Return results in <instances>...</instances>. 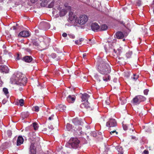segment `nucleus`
I'll return each mask as SVG.
<instances>
[{
  "instance_id": "nucleus-1",
  "label": "nucleus",
  "mask_w": 154,
  "mask_h": 154,
  "mask_svg": "<svg viewBox=\"0 0 154 154\" xmlns=\"http://www.w3.org/2000/svg\"><path fill=\"white\" fill-rule=\"evenodd\" d=\"M98 62L99 63L98 71L101 74L107 76V77H103V79L104 81H108L110 80V75H108L111 72L109 65L101 59H99Z\"/></svg>"
},
{
  "instance_id": "nucleus-2",
  "label": "nucleus",
  "mask_w": 154,
  "mask_h": 154,
  "mask_svg": "<svg viewBox=\"0 0 154 154\" xmlns=\"http://www.w3.org/2000/svg\"><path fill=\"white\" fill-rule=\"evenodd\" d=\"M14 82L17 85L24 86L27 82V79L23 75L19 73L16 75Z\"/></svg>"
},
{
  "instance_id": "nucleus-3",
  "label": "nucleus",
  "mask_w": 154,
  "mask_h": 154,
  "mask_svg": "<svg viewBox=\"0 0 154 154\" xmlns=\"http://www.w3.org/2000/svg\"><path fill=\"white\" fill-rule=\"evenodd\" d=\"M146 98L144 96L138 95L136 96L133 98L131 101V103L134 105H137L139 104L141 102L145 101Z\"/></svg>"
},
{
  "instance_id": "nucleus-4",
  "label": "nucleus",
  "mask_w": 154,
  "mask_h": 154,
  "mask_svg": "<svg viewBox=\"0 0 154 154\" xmlns=\"http://www.w3.org/2000/svg\"><path fill=\"white\" fill-rule=\"evenodd\" d=\"M80 143V141L76 138H71L69 140V144L74 148L79 147Z\"/></svg>"
},
{
  "instance_id": "nucleus-5",
  "label": "nucleus",
  "mask_w": 154,
  "mask_h": 154,
  "mask_svg": "<svg viewBox=\"0 0 154 154\" xmlns=\"http://www.w3.org/2000/svg\"><path fill=\"white\" fill-rule=\"evenodd\" d=\"M80 107L81 108L86 109L87 111L90 112H91L94 109L93 106L90 105V104L87 102L81 104L80 105Z\"/></svg>"
},
{
  "instance_id": "nucleus-6",
  "label": "nucleus",
  "mask_w": 154,
  "mask_h": 154,
  "mask_svg": "<svg viewBox=\"0 0 154 154\" xmlns=\"http://www.w3.org/2000/svg\"><path fill=\"white\" fill-rule=\"evenodd\" d=\"M48 120L54 125H59V122L57 117L54 115H52L48 118Z\"/></svg>"
},
{
  "instance_id": "nucleus-7",
  "label": "nucleus",
  "mask_w": 154,
  "mask_h": 154,
  "mask_svg": "<svg viewBox=\"0 0 154 154\" xmlns=\"http://www.w3.org/2000/svg\"><path fill=\"white\" fill-rule=\"evenodd\" d=\"M88 20V17L85 15H82L80 16L78 20V23L81 25L85 23Z\"/></svg>"
},
{
  "instance_id": "nucleus-8",
  "label": "nucleus",
  "mask_w": 154,
  "mask_h": 154,
  "mask_svg": "<svg viewBox=\"0 0 154 154\" xmlns=\"http://www.w3.org/2000/svg\"><path fill=\"white\" fill-rule=\"evenodd\" d=\"M72 121L73 124L75 125H81L85 124L86 123L84 120L79 119L78 118L73 119Z\"/></svg>"
},
{
  "instance_id": "nucleus-9",
  "label": "nucleus",
  "mask_w": 154,
  "mask_h": 154,
  "mask_svg": "<svg viewBox=\"0 0 154 154\" xmlns=\"http://www.w3.org/2000/svg\"><path fill=\"white\" fill-rule=\"evenodd\" d=\"M9 72L8 67L5 65H1L0 66V72L4 73H7Z\"/></svg>"
},
{
  "instance_id": "nucleus-10",
  "label": "nucleus",
  "mask_w": 154,
  "mask_h": 154,
  "mask_svg": "<svg viewBox=\"0 0 154 154\" xmlns=\"http://www.w3.org/2000/svg\"><path fill=\"white\" fill-rule=\"evenodd\" d=\"M30 34L27 31H23L19 33L18 36L21 37H26L29 36Z\"/></svg>"
},
{
  "instance_id": "nucleus-11",
  "label": "nucleus",
  "mask_w": 154,
  "mask_h": 154,
  "mask_svg": "<svg viewBox=\"0 0 154 154\" xmlns=\"http://www.w3.org/2000/svg\"><path fill=\"white\" fill-rule=\"evenodd\" d=\"M75 99V97L73 95H69L67 97V100L69 103H73Z\"/></svg>"
},
{
  "instance_id": "nucleus-12",
  "label": "nucleus",
  "mask_w": 154,
  "mask_h": 154,
  "mask_svg": "<svg viewBox=\"0 0 154 154\" xmlns=\"http://www.w3.org/2000/svg\"><path fill=\"white\" fill-rule=\"evenodd\" d=\"M34 145V143H32L30 146L29 148L30 154H36V148Z\"/></svg>"
},
{
  "instance_id": "nucleus-13",
  "label": "nucleus",
  "mask_w": 154,
  "mask_h": 154,
  "mask_svg": "<svg viewBox=\"0 0 154 154\" xmlns=\"http://www.w3.org/2000/svg\"><path fill=\"white\" fill-rule=\"evenodd\" d=\"M22 60L26 62L29 63L32 61V58L31 56H25L22 59Z\"/></svg>"
},
{
  "instance_id": "nucleus-14",
  "label": "nucleus",
  "mask_w": 154,
  "mask_h": 154,
  "mask_svg": "<svg viewBox=\"0 0 154 154\" xmlns=\"http://www.w3.org/2000/svg\"><path fill=\"white\" fill-rule=\"evenodd\" d=\"M100 28L98 24L96 23H93L91 25V29L94 31H97Z\"/></svg>"
},
{
  "instance_id": "nucleus-15",
  "label": "nucleus",
  "mask_w": 154,
  "mask_h": 154,
  "mask_svg": "<svg viewBox=\"0 0 154 154\" xmlns=\"http://www.w3.org/2000/svg\"><path fill=\"white\" fill-rule=\"evenodd\" d=\"M117 123L116 120L113 119H110L106 123V125H116Z\"/></svg>"
},
{
  "instance_id": "nucleus-16",
  "label": "nucleus",
  "mask_w": 154,
  "mask_h": 154,
  "mask_svg": "<svg viewBox=\"0 0 154 154\" xmlns=\"http://www.w3.org/2000/svg\"><path fill=\"white\" fill-rule=\"evenodd\" d=\"M89 97V96L87 93L82 94V96L81 97L82 101H86V102H88V100Z\"/></svg>"
},
{
  "instance_id": "nucleus-17",
  "label": "nucleus",
  "mask_w": 154,
  "mask_h": 154,
  "mask_svg": "<svg viewBox=\"0 0 154 154\" xmlns=\"http://www.w3.org/2000/svg\"><path fill=\"white\" fill-rule=\"evenodd\" d=\"M24 140L22 136H19L18 137L17 145V146L20 145L22 144L23 143Z\"/></svg>"
},
{
  "instance_id": "nucleus-18",
  "label": "nucleus",
  "mask_w": 154,
  "mask_h": 154,
  "mask_svg": "<svg viewBox=\"0 0 154 154\" xmlns=\"http://www.w3.org/2000/svg\"><path fill=\"white\" fill-rule=\"evenodd\" d=\"M116 38L119 39H122L124 36V35L123 33L120 31H118L116 32Z\"/></svg>"
},
{
  "instance_id": "nucleus-19",
  "label": "nucleus",
  "mask_w": 154,
  "mask_h": 154,
  "mask_svg": "<svg viewBox=\"0 0 154 154\" xmlns=\"http://www.w3.org/2000/svg\"><path fill=\"white\" fill-rule=\"evenodd\" d=\"M32 43L33 45L37 47L38 48L40 46V42L38 39H33L32 41Z\"/></svg>"
},
{
  "instance_id": "nucleus-20",
  "label": "nucleus",
  "mask_w": 154,
  "mask_h": 154,
  "mask_svg": "<svg viewBox=\"0 0 154 154\" xmlns=\"http://www.w3.org/2000/svg\"><path fill=\"white\" fill-rule=\"evenodd\" d=\"M69 19L71 21H72L75 18V15L72 11L69 12Z\"/></svg>"
},
{
  "instance_id": "nucleus-21",
  "label": "nucleus",
  "mask_w": 154,
  "mask_h": 154,
  "mask_svg": "<svg viewBox=\"0 0 154 154\" xmlns=\"http://www.w3.org/2000/svg\"><path fill=\"white\" fill-rule=\"evenodd\" d=\"M57 108L60 111H64L66 108V106L62 104L59 105L57 107Z\"/></svg>"
},
{
  "instance_id": "nucleus-22",
  "label": "nucleus",
  "mask_w": 154,
  "mask_h": 154,
  "mask_svg": "<svg viewBox=\"0 0 154 154\" xmlns=\"http://www.w3.org/2000/svg\"><path fill=\"white\" fill-rule=\"evenodd\" d=\"M41 1V5L42 7H45L48 3L47 0H40Z\"/></svg>"
},
{
  "instance_id": "nucleus-23",
  "label": "nucleus",
  "mask_w": 154,
  "mask_h": 154,
  "mask_svg": "<svg viewBox=\"0 0 154 154\" xmlns=\"http://www.w3.org/2000/svg\"><path fill=\"white\" fill-rule=\"evenodd\" d=\"M21 115L22 119L23 120L25 118L27 117L29 115V114L28 112H22L21 114Z\"/></svg>"
},
{
  "instance_id": "nucleus-24",
  "label": "nucleus",
  "mask_w": 154,
  "mask_h": 154,
  "mask_svg": "<svg viewBox=\"0 0 154 154\" xmlns=\"http://www.w3.org/2000/svg\"><path fill=\"white\" fill-rule=\"evenodd\" d=\"M117 149L119 152V154H123V152L122 146H119L117 147Z\"/></svg>"
},
{
  "instance_id": "nucleus-25",
  "label": "nucleus",
  "mask_w": 154,
  "mask_h": 154,
  "mask_svg": "<svg viewBox=\"0 0 154 154\" xmlns=\"http://www.w3.org/2000/svg\"><path fill=\"white\" fill-rule=\"evenodd\" d=\"M108 28V26L106 24H103L101 26L100 30L104 31L106 30Z\"/></svg>"
},
{
  "instance_id": "nucleus-26",
  "label": "nucleus",
  "mask_w": 154,
  "mask_h": 154,
  "mask_svg": "<svg viewBox=\"0 0 154 154\" xmlns=\"http://www.w3.org/2000/svg\"><path fill=\"white\" fill-rule=\"evenodd\" d=\"M67 13L65 9H63L60 12V16H63Z\"/></svg>"
},
{
  "instance_id": "nucleus-27",
  "label": "nucleus",
  "mask_w": 154,
  "mask_h": 154,
  "mask_svg": "<svg viewBox=\"0 0 154 154\" xmlns=\"http://www.w3.org/2000/svg\"><path fill=\"white\" fill-rule=\"evenodd\" d=\"M84 39L82 38H81L79 40H77L75 41V44L78 45L81 44V42L83 41Z\"/></svg>"
},
{
  "instance_id": "nucleus-28",
  "label": "nucleus",
  "mask_w": 154,
  "mask_h": 154,
  "mask_svg": "<svg viewBox=\"0 0 154 154\" xmlns=\"http://www.w3.org/2000/svg\"><path fill=\"white\" fill-rule=\"evenodd\" d=\"M50 39L48 38H46L44 39V42L45 43L46 45H48L50 42Z\"/></svg>"
},
{
  "instance_id": "nucleus-29",
  "label": "nucleus",
  "mask_w": 154,
  "mask_h": 154,
  "mask_svg": "<svg viewBox=\"0 0 154 154\" xmlns=\"http://www.w3.org/2000/svg\"><path fill=\"white\" fill-rule=\"evenodd\" d=\"M17 103V105L20 104V106H23L24 104V100L22 99H20L19 100Z\"/></svg>"
},
{
  "instance_id": "nucleus-30",
  "label": "nucleus",
  "mask_w": 154,
  "mask_h": 154,
  "mask_svg": "<svg viewBox=\"0 0 154 154\" xmlns=\"http://www.w3.org/2000/svg\"><path fill=\"white\" fill-rule=\"evenodd\" d=\"M94 77L97 81L100 82V76L98 74H96L94 75Z\"/></svg>"
},
{
  "instance_id": "nucleus-31",
  "label": "nucleus",
  "mask_w": 154,
  "mask_h": 154,
  "mask_svg": "<svg viewBox=\"0 0 154 154\" xmlns=\"http://www.w3.org/2000/svg\"><path fill=\"white\" fill-rule=\"evenodd\" d=\"M66 129L68 131H72V129L73 128H74V126H73V127H72V126H66Z\"/></svg>"
},
{
  "instance_id": "nucleus-32",
  "label": "nucleus",
  "mask_w": 154,
  "mask_h": 154,
  "mask_svg": "<svg viewBox=\"0 0 154 154\" xmlns=\"http://www.w3.org/2000/svg\"><path fill=\"white\" fill-rule=\"evenodd\" d=\"M132 54V52L131 51H129L126 53V56L128 58H129L131 57Z\"/></svg>"
},
{
  "instance_id": "nucleus-33",
  "label": "nucleus",
  "mask_w": 154,
  "mask_h": 154,
  "mask_svg": "<svg viewBox=\"0 0 154 154\" xmlns=\"http://www.w3.org/2000/svg\"><path fill=\"white\" fill-rule=\"evenodd\" d=\"M16 60H19L22 58V55L20 54L17 53V54Z\"/></svg>"
},
{
  "instance_id": "nucleus-34",
  "label": "nucleus",
  "mask_w": 154,
  "mask_h": 154,
  "mask_svg": "<svg viewBox=\"0 0 154 154\" xmlns=\"http://www.w3.org/2000/svg\"><path fill=\"white\" fill-rule=\"evenodd\" d=\"M54 1H52L48 5V7L49 8H52L54 5Z\"/></svg>"
},
{
  "instance_id": "nucleus-35",
  "label": "nucleus",
  "mask_w": 154,
  "mask_h": 154,
  "mask_svg": "<svg viewBox=\"0 0 154 154\" xmlns=\"http://www.w3.org/2000/svg\"><path fill=\"white\" fill-rule=\"evenodd\" d=\"M3 91L5 94L7 95V94L8 93V89L7 88H3Z\"/></svg>"
},
{
  "instance_id": "nucleus-36",
  "label": "nucleus",
  "mask_w": 154,
  "mask_h": 154,
  "mask_svg": "<svg viewBox=\"0 0 154 154\" xmlns=\"http://www.w3.org/2000/svg\"><path fill=\"white\" fill-rule=\"evenodd\" d=\"M138 75H136V74H133V77H132V79L134 81H136L138 78Z\"/></svg>"
},
{
  "instance_id": "nucleus-37",
  "label": "nucleus",
  "mask_w": 154,
  "mask_h": 154,
  "mask_svg": "<svg viewBox=\"0 0 154 154\" xmlns=\"http://www.w3.org/2000/svg\"><path fill=\"white\" fill-rule=\"evenodd\" d=\"M141 0H137L136 1V5H137L140 6L141 5Z\"/></svg>"
},
{
  "instance_id": "nucleus-38",
  "label": "nucleus",
  "mask_w": 154,
  "mask_h": 154,
  "mask_svg": "<svg viewBox=\"0 0 154 154\" xmlns=\"http://www.w3.org/2000/svg\"><path fill=\"white\" fill-rule=\"evenodd\" d=\"M149 90L148 89H146L144 90L143 93L144 95H148Z\"/></svg>"
},
{
  "instance_id": "nucleus-39",
  "label": "nucleus",
  "mask_w": 154,
  "mask_h": 154,
  "mask_svg": "<svg viewBox=\"0 0 154 154\" xmlns=\"http://www.w3.org/2000/svg\"><path fill=\"white\" fill-rule=\"evenodd\" d=\"M35 111L36 112H38L39 111V107L38 106H35L34 107Z\"/></svg>"
},
{
  "instance_id": "nucleus-40",
  "label": "nucleus",
  "mask_w": 154,
  "mask_h": 154,
  "mask_svg": "<svg viewBox=\"0 0 154 154\" xmlns=\"http://www.w3.org/2000/svg\"><path fill=\"white\" fill-rule=\"evenodd\" d=\"M16 26H14L11 27V28H13V29L14 30H16L19 28L17 27L18 26V24L16 23Z\"/></svg>"
},
{
  "instance_id": "nucleus-41",
  "label": "nucleus",
  "mask_w": 154,
  "mask_h": 154,
  "mask_svg": "<svg viewBox=\"0 0 154 154\" xmlns=\"http://www.w3.org/2000/svg\"><path fill=\"white\" fill-rule=\"evenodd\" d=\"M105 103L107 105H109L110 103V101L108 98H107L106 100Z\"/></svg>"
},
{
  "instance_id": "nucleus-42",
  "label": "nucleus",
  "mask_w": 154,
  "mask_h": 154,
  "mask_svg": "<svg viewBox=\"0 0 154 154\" xmlns=\"http://www.w3.org/2000/svg\"><path fill=\"white\" fill-rule=\"evenodd\" d=\"M7 133V134L9 137H10L12 133L11 131L9 130L8 131Z\"/></svg>"
},
{
  "instance_id": "nucleus-43",
  "label": "nucleus",
  "mask_w": 154,
  "mask_h": 154,
  "mask_svg": "<svg viewBox=\"0 0 154 154\" xmlns=\"http://www.w3.org/2000/svg\"><path fill=\"white\" fill-rule=\"evenodd\" d=\"M41 24L42 25L47 26L48 27H49V25L48 23H46L44 22H42L41 23Z\"/></svg>"
},
{
  "instance_id": "nucleus-44",
  "label": "nucleus",
  "mask_w": 154,
  "mask_h": 154,
  "mask_svg": "<svg viewBox=\"0 0 154 154\" xmlns=\"http://www.w3.org/2000/svg\"><path fill=\"white\" fill-rule=\"evenodd\" d=\"M68 35L69 37L72 38H74L75 37V36L73 35L69 34Z\"/></svg>"
},
{
  "instance_id": "nucleus-45",
  "label": "nucleus",
  "mask_w": 154,
  "mask_h": 154,
  "mask_svg": "<svg viewBox=\"0 0 154 154\" xmlns=\"http://www.w3.org/2000/svg\"><path fill=\"white\" fill-rule=\"evenodd\" d=\"M119 23L121 24H122L123 26H124L125 27H126V26L125 25V23H124L123 21H120L119 22Z\"/></svg>"
},
{
  "instance_id": "nucleus-46",
  "label": "nucleus",
  "mask_w": 154,
  "mask_h": 154,
  "mask_svg": "<svg viewBox=\"0 0 154 154\" xmlns=\"http://www.w3.org/2000/svg\"><path fill=\"white\" fill-rule=\"evenodd\" d=\"M35 130H36L38 128V126H32Z\"/></svg>"
},
{
  "instance_id": "nucleus-47",
  "label": "nucleus",
  "mask_w": 154,
  "mask_h": 154,
  "mask_svg": "<svg viewBox=\"0 0 154 154\" xmlns=\"http://www.w3.org/2000/svg\"><path fill=\"white\" fill-rule=\"evenodd\" d=\"M91 135L94 137H96L97 136V134L95 132H93L91 134Z\"/></svg>"
},
{
  "instance_id": "nucleus-48",
  "label": "nucleus",
  "mask_w": 154,
  "mask_h": 154,
  "mask_svg": "<svg viewBox=\"0 0 154 154\" xmlns=\"http://www.w3.org/2000/svg\"><path fill=\"white\" fill-rule=\"evenodd\" d=\"M51 56L53 58H54L56 57V54L54 53H52L51 54Z\"/></svg>"
},
{
  "instance_id": "nucleus-49",
  "label": "nucleus",
  "mask_w": 154,
  "mask_h": 154,
  "mask_svg": "<svg viewBox=\"0 0 154 154\" xmlns=\"http://www.w3.org/2000/svg\"><path fill=\"white\" fill-rule=\"evenodd\" d=\"M62 36L64 37H66L67 36V34L66 33H63L62 35Z\"/></svg>"
},
{
  "instance_id": "nucleus-50",
  "label": "nucleus",
  "mask_w": 154,
  "mask_h": 154,
  "mask_svg": "<svg viewBox=\"0 0 154 154\" xmlns=\"http://www.w3.org/2000/svg\"><path fill=\"white\" fill-rule=\"evenodd\" d=\"M38 0H30V1L32 3H35Z\"/></svg>"
},
{
  "instance_id": "nucleus-51",
  "label": "nucleus",
  "mask_w": 154,
  "mask_h": 154,
  "mask_svg": "<svg viewBox=\"0 0 154 154\" xmlns=\"http://www.w3.org/2000/svg\"><path fill=\"white\" fill-rule=\"evenodd\" d=\"M143 153L144 154H149V152L148 150H145L143 151Z\"/></svg>"
},
{
  "instance_id": "nucleus-52",
  "label": "nucleus",
  "mask_w": 154,
  "mask_h": 154,
  "mask_svg": "<svg viewBox=\"0 0 154 154\" xmlns=\"http://www.w3.org/2000/svg\"><path fill=\"white\" fill-rule=\"evenodd\" d=\"M114 133H116V134H117L118 133L116 131H111L110 132V134H114Z\"/></svg>"
},
{
  "instance_id": "nucleus-53",
  "label": "nucleus",
  "mask_w": 154,
  "mask_h": 154,
  "mask_svg": "<svg viewBox=\"0 0 154 154\" xmlns=\"http://www.w3.org/2000/svg\"><path fill=\"white\" fill-rule=\"evenodd\" d=\"M123 127L124 130H126L127 129V126H123Z\"/></svg>"
},
{
  "instance_id": "nucleus-54",
  "label": "nucleus",
  "mask_w": 154,
  "mask_h": 154,
  "mask_svg": "<svg viewBox=\"0 0 154 154\" xmlns=\"http://www.w3.org/2000/svg\"><path fill=\"white\" fill-rule=\"evenodd\" d=\"M39 124H40L39 123V124H38V123L36 122H34L32 124V125H38Z\"/></svg>"
},
{
  "instance_id": "nucleus-55",
  "label": "nucleus",
  "mask_w": 154,
  "mask_h": 154,
  "mask_svg": "<svg viewBox=\"0 0 154 154\" xmlns=\"http://www.w3.org/2000/svg\"><path fill=\"white\" fill-rule=\"evenodd\" d=\"M86 56H87V54L86 53L84 54H83V58L84 59H85V57Z\"/></svg>"
},
{
  "instance_id": "nucleus-56",
  "label": "nucleus",
  "mask_w": 154,
  "mask_h": 154,
  "mask_svg": "<svg viewBox=\"0 0 154 154\" xmlns=\"http://www.w3.org/2000/svg\"><path fill=\"white\" fill-rule=\"evenodd\" d=\"M4 124L3 122L1 121V120H0V125H4Z\"/></svg>"
},
{
  "instance_id": "nucleus-57",
  "label": "nucleus",
  "mask_w": 154,
  "mask_h": 154,
  "mask_svg": "<svg viewBox=\"0 0 154 154\" xmlns=\"http://www.w3.org/2000/svg\"><path fill=\"white\" fill-rule=\"evenodd\" d=\"M18 90H19L20 91H21L22 90V87H20L18 89Z\"/></svg>"
},
{
  "instance_id": "nucleus-58",
  "label": "nucleus",
  "mask_w": 154,
  "mask_h": 154,
  "mask_svg": "<svg viewBox=\"0 0 154 154\" xmlns=\"http://www.w3.org/2000/svg\"><path fill=\"white\" fill-rule=\"evenodd\" d=\"M131 137V138L133 139H134L135 138V137L134 136H132Z\"/></svg>"
},
{
  "instance_id": "nucleus-59",
  "label": "nucleus",
  "mask_w": 154,
  "mask_h": 154,
  "mask_svg": "<svg viewBox=\"0 0 154 154\" xmlns=\"http://www.w3.org/2000/svg\"><path fill=\"white\" fill-rule=\"evenodd\" d=\"M113 51L115 53H116V50L115 49H114Z\"/></svg>"
},
{
  "instance_id": "nucleus-60",
  "label": "nucleus",
  "mask_w": 154,
  "mask_h": 154,
  "mask_svg": "<svg viewBox=\"0 0 154 154\" xmlns=\"http://www.w3.org/2000/svg\"><path fill=\"white\" fill-rule=\"evenodd\" d=\"M70 125V124H68V123H67V125Z\"/></svg>"
},
{
  "instance_id": "nucleus-61",
  "label": "nucleus",
  "mask_w": 154,
  "mask_h": 154,
  "mask_svg": "<svg viewBox=\"0 0 154 154\" xmlns=\"http://www.w3.org/2000/svg\"><path fill=\"white\" fill-rule=\"evenodd\" d=\"M129 74L128 75H127V77H129Z\"/></svg>"
},
{
  "instance_id": "nucleus-62",
  "label": "nucleus",
  "mask_w": 154,
  "mask_h": 154,
  "mask_svg": "<svg viewBox=\"0 0 154 154\" xmlns=\"http://www.w3.org/2000/svg\"><path fill=\"white\" fill-rule=\"evenodd\" d=\"M1 59H2L1 57L0 56V60H1Z\"/></svg>"
},
{
  "instance_id": "nucleus-63",
  "label": "nucleus",
  "mask_w": 154,
  "mask_h": 154,
  "mask_svg": "<svg viewBox=\"0 0 154 154\" xmlns=\"http://www.w3.org/2000/svg\"><path fill=\"white\" fill-rule=\"evenodd\" d=\"M125 39H124L123 40V41H125Z\"/></svg>"
},
{
  "instance_id": "nucleus-64",
  "label": "nucleus",
  "mask_w": 154,
  "mask_h": 154,
  "mask_svg": "<svg viewBox=\"0 0 154 154\" xmlns=\"http://www.w3.org/2000/svg\"><path fill=\"white\" fill-rule=\"evenodd\" d=\"M132 131H134V129H132Z\"/></svg>"
}]
</instances>
